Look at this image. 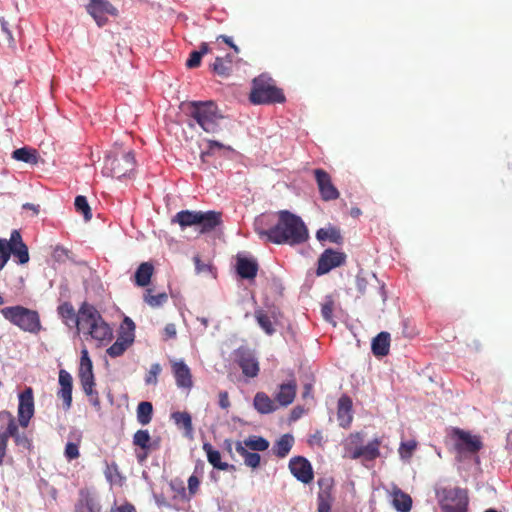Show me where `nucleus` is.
Returning a JSON list of instances; mask_svg holds the SVG:
<instances>
[{
	"mask_svg": "<svg viewBox=\"0 0 512 512\" xmlns=\"http://www.w3.org/2000/svg\"><path fill=\"white\" fill-rule=\"evenodd\" d=\"M392 503L399 512H409L412 507L411 497L399 489L394 491Z\"/></svg>",
	"mask_w": 512,
	"mask_h": 512,
	"instance_id": "f704fd0d",
	"label": "nucleus"
},
{
	"mask_svg": "<svg viewBox=\"0 0 512 512\" xmlns=\"http://www.w3.org/2000/svg\"><path fill=\"white\" fill-rule=\"evenodd\" d=\"M153 406L148 401L140 402L137 406V421L145 426L152 420Z\"/></svg>",
	"mask_w": 512,
	"mask_h": 512,
	"instance_id": "ea45409f",
	"label": "nucleus"
},
{
	"mask_svg": "<svg viewBox=\"0 0 512 512\" xmlns=\"http://www.w3.org/2000/svg\"><path fill=\"white\" fill-rule=\"evenodd\" d=\"M194 262H195V269H196L197 273L209 270V265L202 263L198 256L194 257Z\"/></svg>",
	"mask_w": 512,
	"mask_h": 512,
	"instance_id": "0e129e2a",
	"label": "nucleus"
},
{
	"mask_svg": "<svg viewBox=\"0 0 512 512\" xmlns=\"http://www.w3.org/2000/svg\"><path fill=\"white\" fill-rule=\"evenodd\" d=\"M172 371L178 388L190 390L193 386L190 368L182 360L172 364Z\"/></svg>",
	"mask_w": 512,
	"mask_h": 512,
	"instance_id": "412c9836",
	"label": "nucleus"
},
{
	"mask_svg": "<svg viewBox=\"0 0 512 512\" xmlns=\"http://www.w3.org/2000/svg\"><path fill=\"white\" fill-rule=\"evenodd\" d=\"M454 435L456 436L455 447L457 453L461 457L467 456L468 454H475L482 447L480 439L476 436L470 435L468 432L455 429Z\"/></svg>",
	"mask_w": 512,
	"mask_h": 512,
	"instance_id": "9b49d317",
	"label": "nucleus"
},
{
	"mask_svg": "<svg viewBox=\"0 0 512 512\" xmlns=\"http://www.w3.org/2000/svg\"><path fill=\"white\" fill-rule=\"evenodd\" d=\"M153 274V266L149 262H143L139 265L135 272V283L140 287L147 286L151 281Z\"/></svg>",
	"mask_w": 512,
	"mask_h": 512,
	"instance_id": "473e14b6",
	"label": "nucleus"
},
{
	"mask_svg": "<svg viewBox=\"0 0 512 512\" xmlns=\"http://www.w3.org/2000/svg\"><path fill=\"white\" fill-rule=\"evenodd\" d=\"M297 384L294 379L279 385V390L275 393V400L280 406L290 405L296 396Z\"/></svg>",
	"mask_w": 512,
	"mask_h": 512,
	"instance_id": "5701e85b",
	"label": "nucleus"
},
{
	"mask_svg": "<svg viewBox=\"0 0 512 512\" xmlns=\"http://www.w3.org/2000/svg\"><path fill=\"white\" fill-rule=\"evenodd\" d=\"M74 206L76 211L83 215L85 221H89L92 218L91 208L85 196L78 195L75 198Z\"/></svg>",
	"mask_w": 512,
	"mask_h": 512,
	"instance_id": "c03bdc74",
	"label": "nucleus"
},
{
	"mask_svg": "<svg viewBox=\"0 0 512 512\" xmlns=\"http://www.w3.org/2000/svg\"><path fill=\"white\" fill-rule=\"evenodd\" d=\"M23 209L32 210L34 212V214H38V212H39V206L34 205L32 203H25V204H23Z\"/></svg>",
	"mask_w": 512,
	"mask_h": 512,
	"instance_id": "338daca9",
	"label": "nucleus"
},
{
	"mask_svg": "<svg viewBox=\"0 0 512 512\" xmlns=\"http://www.w3.org/2000/svg\"><path fill=\"white\" fill-rule=\"evenodd\" d=\"M172 419L177 425H182L185 429V435L189 438L193 437V425L192 418L187 412H174L172 413Z\"/></svg>",
	"mask_w": 512,
	"mask_h": 512,
	"instance_id": "58836bf2",
	"label": "nucleus"
},
{
	"mask_svg": "<svg viewBox=\"0 0 512 512\" xmlns=\"http://www.w3.org/2000/svg\"><path fill=\"white\" fill-rule=\"evenodd\" d=\"M236 362L245 376L253 378L258 375L259 364L250 350L239 348L236 351Z\"/></svg>",
	"mask_w": 512,
	"mask_h": 512,
	"instance_id": "6ab92c4d",
	"label": "nucleus"
},
{
	"mask_svg": "<svg viewBox=\"0 0 512 512\" xmlns=\"http://www.w3.org/2000/svg\"><path fill=\"white\" fill-rule=\"evenodd\" d=\"M236 269L241 278L254 279L258 272V263L252 257L238 255Z\"/></svg>",
	"mask_w": 512,
	"mask_h": 512,
	"instance_id": "4be33fe9",
	"label": "nucleus"
},
{
	"mask_svg": "<svg viewBox=\"0 0 512 512\" xmlns=\"http://www.w3.org/2000/svg\"><path fill=\"white\" fill-rule=\"evenodd\" d=\"M219 406L222 409H227L230 406L229 396L227 391H221L219 393Z\"/></svg>",
	"mask_w": 512,
	"mask_h": 512,
	"instance_id": "052dcab7",
	"label": "nucleus"
},
{
	"mask_svg": "<svg viewBox=\"0 0 512 512\" xmlns=\"http://www.w3.org/2000/svg\"><path fill=\"white\" fill-rule=\"evenodd\" d=\"M171 223L179 224L181 230L197 226L200 227V233L205 234L220 225L221 214L216 211L181 210L172 217Z\"/></svg>",
	"mask_w": 512,
	"mask_h": 512,
	"instance_id": "f03ea898",
	"label": "nucleus"
},
{
	"mask_svg": "<svg viewBox=\"0 0 512 512\" xmlns=\"http://www.w3.org/2000/svg\"><path fill=\"white\" fill-rule=\"evenodd\" d=\"M333 309H334V301H333L332 297L330 295H328L325 297V301L322 304L321 314H322L323 318L329 323H334L333 322Z\"/></svg>",
	"mask_w": 512,
	"mask_h": 512,
	"instance_id": "49530a36",
	"label": "nucleus"
},
{
	"mask_svg": "<svg viewBox=\"0 0 512 512\" xmlns=\"http://www.w3.org/2000/svg\"><path fill=\"white\" fill-rule=\"evenodd\" d=\"M111 512H136V510L133 505L126 503L113 508Z\"/></svg>",
	"mask_w": 512,
	"mask_h": 512,
	"instance_id": "e2e57ef3",
	"label": "nucleus"
},
{
	"mask_svg": "<svg viewBox=\"0 0 512 512\" xmlns=\"http://www.w3.org/2000/svg\"><path fill=\"white\" fill-rule=\"evenodd\" d=\"M316 238L319 241H326L329 240L332 243H340L342 240L341 234L339 230L336 228L330 227V228H320L316 232Z\"/></svg>",
	"mask_w": 512,
	"mask_h": 512,
	"instance_id": "79ce46f5",
	"label": "nucleus"
},
{
	"mask_svg": "<svg viewBox=\"0 0 512 512\" xmlns=\"http://www.w3.org/2000/svg\"><path fill=\"white\" fill-rule=\"evenodd\" d=\"M367 276L373 278V279H376V275L375 274H367L365 275L362 271L358 273V275L356 276V287H357V290L361 293V294H364L365 291H366V287H367V284H368V279H367Z\"/></svg>",
	"mask_w": 512,
	"mask_h": 512,
	"instance_id": "603ef678",
	"label": "nucleus"
},
{
	"mask_svg": "<svg viewBox=\"0 0 512 512\" xmlns=\"http://www.w3.org/2000/svg\"><path fill=\"white\" fill-rule=\"evenodd\" d=\"M83 391L87 396L96 394L93 387L95 386L94 374L93 375H79Z\"/></svg>",
	"mask_w": 512,
	"mask_h": 512,
	"instance_id": "09e8293b",
	"label": "nucleus"
},
{
	"mask_svg": "<svg viewBox=\"0 0 512 512\" xmlns=\"http://www.w3.org/2000/svg\"><path fill=\"white\" fill-rule=\"evenodd\" d=\"M278 223L270 229H263L262 218L255 221V231L261 239L275 244L298 245L307 241L309 234L303 220L288 210H281L278 213Z\"/></svg>",
	"mask_w": 512,
	"mask_h": 512,
	"instance_id": "f257e3e1",
	"label": "nucleus"
},
{
	"mask_svg": "<svg viewBox=\"0 0 512 512\" xmlns=\"http://www.w3.org/2000/svg\"><path fill=\"white\" fill-rule=\"evenodd\" d=\"M200 481L195 475H191L188 479V490L191 494H195L198 490Z\"/></svg>",
	"mask_w": 512,
	"mask_h": 512,
	"instance_id": "bf43d9fd",
	"label": "nucleus"
},
{
	"mask_svg": "<svg viewBox=\"0 0 512 512\" xmlns=\"http://www.w3.org/2000/svg\"><path fill=\"white\" fill-rule=\"evenodd\" d=\"M320 491L318 493V512H330L332 497L330 493L331 483L329 479H320L318 481Z\"/></svg>",
	"mask_w": 512,
	"mask_h": 512,
	"instance_id": "b1692460",
	"label": "nucleus"
},
{
	"mask_svg": "<svg viewBox=\"0 0 512 512\" xmlns=\"http://www.w3.org/2000/svg\"><path fill=\"white\" fill-rule=\"evenodd\" d=\"M390 334L388 332H380L371 344L372 352L375 356L383 357L389 353Z\"/></svg>",
	"mask_w": 512,
	"mask_h": 512,
	"instance_id": "c85d7f7f",
	"label": "nucleus"
},
{
	"mask_svg": "<svg viewBox=\"0 0 512 512\" xmlns=\"http://www.w3.org/2000/svg\"><path fill=\"white\" fill-rule=\"evenodd\" d=\"M203 450L206 453L208 462L215 469L222 470V471H228V470L235 471L236 470V467L234 465L221 461L220 452L218 450H215L210 443L205 442L203 444Z\"/></svg>",
	"mask_w": 512,
	"mask_h": 512,
	"instance_id": "393cba45",
	"label": "nucleus"
},
{
	"mask_svg": "<svg viewBox=\"0 0 512 512\" xmlns=\"http://www.w3.org/2000/svg\"><path fill=\"white\" fill-rule=\"evenodd\" d=\"M285 96L281 89L277 88L270 77L260 75L253 80V88L250 93V101L253 104L282 103Z\"/></svg>",
	"mask_w": 512,
	"mask_h": 512,
	"instance_id": "39448f33",
	"label": "nucleus"
},
{
	"mask_svg": "<svg viewBox=\"0 0 512 512\" xmlns=\"http://www.w3.org/2000/svg\"><path fill=\"white\" fill-rule=\"evenodd\" d=\"M293 444L294 437L291 434H284L276 441L272 451L277 457L284 458L289 454Z\"/></svg>",
	"mask_w": 512,
	"mask_h": 512,
	"instance_id": "2f4dec72",
	"label": "nucleus"
},
{
	"mask_svg": "<svg viewBox=\"0 0 512 512\" xmlns=\"http://www.w3.org/2000/svg\"><path fill=\"white\" fill-rule=\"evenodd\" d=\"M337 418L339 425L346 428L352 421V401L348 396H342L338 400Z\"/></svg>",
	"mask_w": 512,
	"mask_h": 512,
	"instance_id": "bb28decb",
	"label": "nucleus"
},
{
	"mask_svg": "<svg viewBox=\"0 0 512 512\" xmlns=\"http://www.w3.org/2000/svg\"><path fill=\"white\" fill-rule=\"evenodd\" d=\"M88 334L95 340L104 341L111 338L112 330L101 317L100 320L94 323V325L90 328Z\"/></svg>",
	"mask_w": 512,
	"mask_h": 512,
	"instance_id": "7c9ffc66",
	"label": "nucleus"
},
{
	"mask_svg": "<svg viewBox=\"0 0 512 512\" xmlns=\"http://www.w3.org/2000/svg\"><path fill=\"white\" fill-rule=\"evenodd\" d=\"M162 368L159 363H154L150 366L149 372L145 377V383L147 385H156L158 380L157 377L160 374Z\"/></svg>",
	"mask_w": 512,
	"mask_h": 512,
	"instance_id": "3c124183",
	"label": "nucleus"
},
{
	"mask_svg": "<svg viewBox=\"0 0 512 512\" xmlns=\"http://www.w3.org/2000/svg\"><path fill=\"white\" fill-rule=\"evenodd\" d=\"M198 53H200V55L203 57L205 54H207L209 52V46L207 43L203 42L200 46V49L197 50Z\"/></svg>",
	"mask_w": 512,
	"mask_h": 512,
	"instance_id": "774afa93",
	"label": "nucleus"
},
{
	"mask_svg": "<svg viewBox=\"0 0 512 512\" xmlns=\"http://www.w3.org/2000/svg\"><path fill=\"white\" fill-rule=\"evenodd\" d=\"M255 319L267 335H273L276 332L274 327V324L276 323L275 311L267 312L262 309H258L255 311Z\"/></svg>",
	"mask_w": 512,
	"mask_h": 512,
	"instance_id": "a878e982",
	"label": "nucleus"
},
{
	"mask_svg": "<svg viewBox=\"0 0 512 512\" xmlns=\"http://www.w3.org/2000/svg\"><path fill=\"white\" fill-rule=\"evenodd\" d=\"M7 247L10 255H13L17 259V263L24 265L29 262V251L27 245L23 242L22 236L18 230H13L10 234V238L7 240Z\"/></svg>",
	"mask_w": 512,
	"mask_h": 512,
	"instance_id": "2eb2a0df",
	"label": "nucleus"
},
{
	"mask_svg": "<svg viewBox=\"0 0 512 512\" xmlns=\"http://www.w3.org/2000/svg\"><path fill=\"white\" fill-rule=\"evenodd\" d=\"M12 158L16 161H21L32 165L37 164L38 162L37 151L28 147H22L14 150L12 152Z\"/></svg>",
	"mask_w": 512,
	"mask_h": 512,
	"instance_id": "72a5a7b5",
	"label": "nucleus"
},
{
	"mask_svg": "<svg viewBox=\"0 0 512 512\" xmlns=\"http://www.w3.org/2000/svg\"><path fill=\"white\" fill-rule=\"evenodd\" d=\"M151 290L150 289H147L146 290V294L144 295V301L151 307L155 308V307H160L162 306L164 303L167 302L168 300V296L165 292L163 293H159L157 295H151L150 294Z\"/></svg>",
	"mask_w": 512,
	"mask_h": 512,
	"instance_id": "a18cd8bd",
	"label": "nucleus"
},
{
	"mask_svg": "<svg viewBox=\"0 0 512 512\" xmlns=\"http://www.w3.org/2000/svg\"><path fill=\"white\" fill-rule=\"evenodd\" d=\"M380 440L373 439L366 445L362 444L360 433L352 434L346 444V453L351 459H361L362 461H373L380 455Z\"/></svg>",
	"mask_w": 512,
	"mask_h": 512,
	"instance_id": "423d86ee",
	"label": "nucleus"
},
{
	"mask_svg": "<svg viewBox=\"0 0 512 512\" xmlns=\"http://www.w3.org/2000/svg\"><path fill=\"white\" fill-rule=\"evenodd\" d=\"M303 409L301 407H295L291 412V419L297 420L301 417Z\"/></svg>",
	"mask_w": 512,
	"mask_h": 512,
	"instance_id": "69168bd1",
	"label": "nucleus"
},
{
	"mask_svg": "<svg viewBox=\"0 0 512 512\" xmlns=\"http://www.w3.org/2000/svg\"><path fill=\"white\" fill-rule=\"evenodd\" d=\"M10 252L7 247L6 239L0 238V271L5 267L10 259Z\"/></svg>",
	"mask_w": 512,
	"mask_h": 512,
	"instance_id": "864d4df0",
	"label": "nucleus"
},
{
	"mask_svg": "<svg viewBox=\"0 0 512 512\" xmlns=\"http://www.w3.org/2000/svg\"><path fill=\"white\" fill-rule=\"evenodd\" d=\"M254 408L261 414H269L277 410L278 405L266 393L258 392L254 397Z\"/></svg>",
	"mask_w": 512,
	"mask_h": 512,
	"instance_id": "cd10ccee",
	"label": "nucleus"
},
{
	"mask_svg": "<svg viewBox=\"0 0 512 512\" xmlns=\"http://www.w3.org/2000/svg\"><path fill=\"white\" fill-rule=\"evenodd\" d=\"M235 450L240 456L243 457L244 464L247 467L256 469L260 466L261 456L257 452H250L243 446V443L241 441H237L235 443Z\"/></svg>",
	"mask_w": 512,
	"mask_h": 512,
	"instance_id": "c756f323",
	"label": "nucleus"
},
{
	"mask_svg": "<svg viewBox=\"0 0 512 512\" xmlns=\"http://www.w3.org/2000/svg\"><path fill=\"white\" fill-rule=\"evenodd\" d=\"M315 179L320 195L324 201L335 200L339 197V191L332 183L330 175L323 169L314 170Z\"/></svg>",
	"mask_w": 512,
	"mask_h": 512,
	"instance_id": "f3484780",
	"label": "nucleus"
},
{
	"mask_svg": "<svg viewBox=\"0 0 512 512\" xmlns=\"http://www.w3.org/2000/svg\"><path fill=\"white\" fill-rule=\"evenodd\" d=\"M233 55L227 54L224 58L217 57L212 65L213 71L220 76H228L231 72Z\"/></svg>",
	"mask_w": 512,
	"mask_h": 512,
	"instance_id": "4c0bfd02",
	"label": "nucleus"
},
{
	"mask_svg": "<svg viewBox=\"0 0 512 512\" xmlns=\"http://www.w3.org/2000/svg\"><path fill=\"white\" fill-rule=\"evenodd\" d=\"M134 164V156L131 152L125 153L121 158L110 152L105 156L102 175L113 178L125 177L133 170Z\"/></svg>",
	"mask_w": 512,
	"mask_h": 512,
	"instance_id": "6e6552de",
	"label": "nucleus"
},
{
	"mask_svg": "<svg viewBox=\"0 0 512 512\" xmlns=\"http://www.w3.org/2000/svg\"><path fill=\"white\" fill-rule=\"evenodd\" d=\"M417 443L413 440L401 442L399 447V455L401 459L408 460L411 458L413 451L416 449Z\"/></svg>",
	"mask_w": 512,
	"mask_h": 512,
	"instance_id": "de8ad7c7",
	"label": "nucleus"
},
{
	"mask_svg": "<svg viewBox=\"0 0 512 512\" xmlns=\"http://www.w3.org/2000/svg\"><path fill=\"white\" fill-rule=\"evenodd\" d=\"M201 59L202 56L200 55V53H198V51L196 50H193L186 61V66L190 69L196 68L201 64Z\"/></svg>",
	"mask_w": 512,
	"mask_h": 512,
	"instance_id": "4d7b16f0",
	"label": "nucleus"
},
{
	"mask_svg": "<svg viewBox=\"0 0 512 512\" xmlns=\"http://www.w3.org/2000/svg\"><path fill=\"white\" fill-rule=\"evenodd\" d=\"M65 456L68 460L76 459L79 456L78 445L73 442H68L65 447Z\"/></svg>",
	"mask_w": 512,
	"mask_h": 512,
	"instance_id": "5fc2aeb1",
	"label": "nucleus"
},
{
	"mask_svg": "<svg viewBox=\"0 0 512 512\" xmlns=\"http://www.w3.org/2000/svg\"><path fill=\"white\" fill-rule=\"evenodd\" d=\"M1 31L5 34L9 46L13 47L15 44L13 34L9 28L8 22L4 18H0Z\"/></svg>",
	"mask_w": 512,
	"mask_h": 512,
	"instance_id": "6e6d98bb",
	"label": "nucleus"
},
{
	"mask_svg": "<svg viewBox=\"0 0 512 512\" xmlns=\"http://www.w3.org/2000/svg\"><path fill=\"white\" fill-rule=\"evenodd\" d=\"M346 256L342 252L333 249H326L318 259L316 274L322 276L332 269L341 266L345 262Z\"/></svg>",
	"mask_w": 512,
	"mask_h": 512,
	"instance_id": "4468645a",
	"label": "nucleus"
},
{
	"mask_svg": "<svg viewBox=\"0 0 512 512\" xmlns=\"http://www.w3.org/2000/svg\"><path fill=\"white\" fill-rule=\"evenodd\" d=\"M75 512H101V507L94 498L81 493V498L75 506Z\"/></svg>",
	"mask_w": 512,
	"mask_h": 512,
	"instance_id": "c9c22d12",
	"label": "nucleus"
},
{
	"mask_svg": "<svg viewBox=\"0 0 512 512\" xmlns=\"http://www.w3.org/2000/svg\"><path fill=\"white\" fill-rule=\"evenodd\" d=\"M3 317L21 330L36 333L40 330V318L36 311L16 305L0 310Z\"/></svg>",
	"mask_w": 512,
	"mask_h": 512,
	"instance_id": "20e7f679",
	"label": "nucleus"
},
{
	"mask_svg": "<svg viewBox=\"0 0 512 512\" xmlns=\"http://www.w3.org/2000/svg\"><path fill=\"white\" fill-rule=\"evenodd\" d=\"M164 333L167 338H175L177 334L175 324L168 323L164 328Z\"/></svg>",
	"mask_w": 512,
	"mask_h": 512,
	"instance_id": "680f3d73",
	"label": "nucleus"
},
{
	"mask_svg": "<svg viewBox=\"0 0 512 512\" xmlns=\"http://www.w3.org/2000/svg\"><path fill=\"white\" fill-rule=\"evenodd\" d=\"M0 428H4L7 441L10 437L14 439L16 446L23 450H30L32 441L25 432L19 431V423L9 411H0Z\"/></svg>",
	"mask_w": 512,
	"mask_h": 512,
	"instance_id": "1a4fd4ad",
	"label": "nucleus"
},
{
	"mask_svg": "<svg viewBox=\"0 0 512 512\" xmlns=\"http://www.w3.org/2000/svg\"><path fill=\"white\" fill-rule=\"evenodd\" d=\"M436 497L443 512H467L468 497L461 488H440Z\"/></svg>",
	"mask_w": 512,
	"mask_h": 512,
	"instance_id": "0eeeda50",
	"label": "nucleus"
},
{
	"mask_svg": "<svg viewBox=\"0 0 512 512\" xmlns=\"http://www.w3.org/2000/svg\"><path fill=\"white\" fill-rule=\"evenodd\" d=\"M150 440L148 430H138L133 436V444L143 450H149L152 447Z\"/></svg>",
	"mask_w": 512,
	"mask_h": 512,
	"instance_id": "37998d69",
	"label": "nucleus"
},
{
	"mask_svg": "<svg viewBox=\"0 0 512 512\" xmlns=\"http://www.w3.org/2000/svg\"><path fill=\"white\" fill-rule=\"evenodd\" d=\"M18 404V423L21 427L26 428L34 415V398L31 387H27L19 394Z\"/></svg>",
	"mask_w": 512,
	"mask_h": 512,
	"instance_id": "f8f14e48",
	"label": "nucleus"
},
{
	"mask_svg": "<svg viewBox=\"0 0 512 512\" xmlns=\"http://www.w3.org/2000/svg\"><path fill=\"white\" fill-rule=\"evenodd\" d=\"M246 449L262 452L269 448V441L261 436L252 435L241 441Z\"/></svg>",
	"mask_w": 512,
	"mask_h": 512,
	"instance_id": "e433bc0d",
	"label": "nucleus"
},
{
	"mask_svg": "<svg viewBox=\"0 0 512 512\" xmlns=\"http://www.w3.org/2000/svg\"><path fill=\"white\" fill-rule=\"evenodd\" d=\"M79 375H93V366L91 359H85L84 362H80Z\"/></svg>",
	"mask_w": 512,
	"mask_h": 512,
	"instance_id": "13d9d810",
	"label": "nucleus"
},
{
	"mask_svg": "<svg viewBox=\"0 0 512 512\" xmlns=\"http://www.w3.org/2000/svg\"><path fill=\"white\" fill-rule=\"evenodd\" d=\"M60 316L64 319L65 324L69 327H75L77 322V315L75 314L73 306L65 302L58 307Z\"/></svg>",
	"mask_w": 512,
	"mask_h": 512,
	"instance_id": "a19ab883",
	"label": "nucleus"
},
{
	"mask_svg": "<svg viewBox=\"0 0 512 512\" xmlns=\"http://www.w3.org/2000/svg\"><path fill=\"white\" fill-rule=\"evenodd\" d=\"M59 384L60 389L57 393L58 397L63 400L64 410H69L72 404V376L66 370L59 371Z\"/></svg>",
	"mask_w": 512,
	"mask_h": 512,
	"instance_id": "aec40b11",
	"label": "nucleus"
},
{
	"mask_svg": "<svg viewBox=\"0 0 512 512\" xmlns=\"http://www.w3.org/2000/svg\"><path fill=\"white\" fill-rule=\"evenodd\" d=\"M86 10L99 27L106 24L107 14H117V9L108 0H90L89 4L86 6Z\"/></svg>",
	"mask_w": 512,
	"mask_h": 512,
	"instance_id": "ddd939ff",
	"label": "nucleus"
},
{
	"mask_svg": "<svg viewBox=\"0 0 512 512\" xmlns=\"http://www.w3.org/2000/svg\"><path fill=\"white\" fill-rule=\"evenodd\" d=\"M232 151V148L230 146H226L216 140H209L208 141V150L206 152H203L201 154V158L204 159L205 156L211 155L215 153L216 151Z\"/></svg>",
	"mask_w": 512,
	"mask_h": 512,
	"instance_id": "8fccbe9b",
	"label": "nucleus"
},
{
	"mask_svg": "<svg viewBox=\"0 0 512 512\" xmlns=\"http://www.w3.org/2000/svg\"><path fill=\"white\" fill-rule=\"evenodd\" d=\"M101 318L98 310L91 304L83 303L77 314V322L75 327L77 331H89L90 328Z\"/></svg>",
	"mask_w": 512,
	"mask_h": 512,
	"instance_id": "a211bd4d",
	"label": "nucleus"
},
{
	"mask_svg": "<svg viewBox=\"0 0 512 512\" xmlns=\"http://www.w3.org/2000/svg\"><path fill=\"white\" fill-rule=\"evenodd\" d=\"M189 114L208 133L217 132L219 130V120L223 118L216 104L212 101L191 102Z\"/></svg>",
	"mask_w": 512,
	"mask_h": 512,
	"instance_id": "7ed1b4c3",
	"label": "nucleus"
},
{
	"mask_svg": "<svg viewBox=\"0 0 512 512\" xmlns=\"http://www.w3.org/2000/svg\"><path fill=\"white\" fill-rule=\"evenodd\" d=\"M135 323L129 317H124L116 341L107 349V354L116 358L121 356L134 342Z\"/></svg>",
	"mask_w": 512,
	"mask_h": 512,
	"instance_id": "9d476101",
	"label": "nucleus"
},
{
	"mask_svg": "<svg viewBox=\"0 0 512 512\" xmlns=\"http://www.w3.org/2000/svg\"><path fill=\"white\" fill-rule=\"evenodd\" d=\"M289 469L292 475L304 484H308L313 480V470L310 462L302 457L296 456L290 459Z\"/></svg>",
	"mask_w": 512,
	"mask_h": 512,
	"instance_id": "dca6fc26",
	"label": "nucleus"
}]
</instances>
